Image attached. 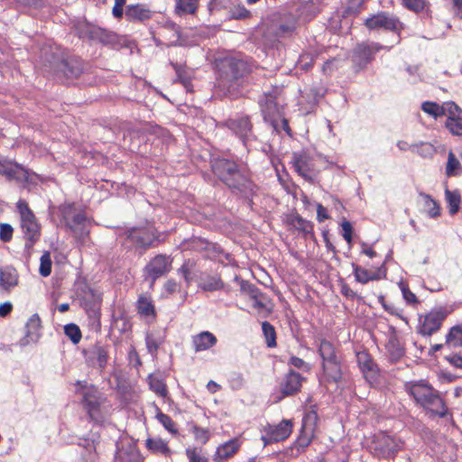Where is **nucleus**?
<instances>
[{"label":"nucleus","instance_id":"nucleus-32","mask_svg":"<svg viewBox=\"0 0 462 462\" xmlns=\"http://www.w3.org/2000/svg\"><path fill=\"white\" fill-rule=\"evenodd\" d=\"M403 5L417 14H422L425 18H431L430 4L426 0H402Z\"/></svg>","mask_w":462,"mask_h":462},{"label":"nucleus","instance_id":"nucleus-8","mask_svg":"<svg viewBox=\"0 0 462 462\" xmlns=\"http://www.w3.org/2000/svg\"><path fill=\"white\" fill-rule=\"evenodd\" d=\"M126 239L135 245L140 254H143L150 248L156 247L162 240L160 233L153 226H135L125 231Z\"/></svg>","mask_w":462,"mask_h":462},{"label":"nucleus","instance_id":"nucleus-25","mask_svg":"<svg viewBox=\"0 0 462 462\" xmlns=\"http://www.w3.org/2000/svg\"><path fill=\"white\" fill-rule=\"evenodd\" d=\"M152 12L143 4L128 5L125 7V15L128 22L143 23L151 19Z\"/></svg>","mask_w":462,"mask_h":462},{"label":"nucleus","instance_id":"nucleus-27","mask_svg":"<svg viewBox=\"0 0 462 462\" xmlns=\"http://www.w3.org/2000/svg\"><path fill=\"white\" fill-rule=\"evenodd\" d=\"M241 441L239 439H232L221 445H219L214 455L215 462H224L225 460L233 457L240 448Z\"/></svg>","mask_w":462,"mask_h":462},{"label":"nucleus","instance_id":"nucleus-57","mask_svg":"<svg viewBox=\"0 0 462 462\" xmlns=\"http://www.w3.org/2000/svg\"><path fill=\"white\" fill-rule=\"evenodd\" d=\"M39 273L42 276L47 277L51 273V259L49 252H45L40 259Z\"/></svg>","mask_w":462,"mask_h":462},{"label":"nucleus","instance_id":"nucleus-7","mask_svg":"<svg viewBox=\"0 0 462 462\" xmlns=\"http://www.w3.org/2000/svg\"><path fill=\"white\" fill-rule=\"evenodd\" d=\"M62 222L77 240L84 242L89 234L88 221L84 212H77L73 205L61 208Z\"/></svg>","mask_w":462,"mask_h":462},{"label":"nucleus","instance_id":"nucleus-56","mask_svg":"<svg viewBox=\"0 0 462 462\" xmlns=\"http://www.w3.org/2000/svg\"><path fill=\"white\" fill-rule=\"evenodd\" d=\"M195 266V263L193 261L188 260L185 261L184 263L179 268L178 273L183 276L184 281L187 285H189L191 282L194 280V277L191 275V271Z\"/></svg>","mask_w":462,"mask_h":462},{"label":"nucleus","instance_id":"nucleus-11","mask_svg":"<svg viewBox=\"0 0 462 462\" xmlns=\"http://www.w3.org/2000/svg\"><path fill=\"white\" fill-rule=\"evenodd\" d=\"M384 47L377 42L360 43L354 50L352 62L356 71L365 69L374 59V55Z\"/></svg>","mask_w":462,"mask_h":462},{"label":"nucleus","instance_id":"nucleus-36","mask_svg":"<svg viewBox=\"0 0 462 462\" xmlns=\"http://www.w3.org/2000/svg\"><path fill=\"white\" fill-rule=\"evenodd\" d=\"M323 371L329 380L338 382L341 379L342 372L339 359L331 363H322Z\"/></svg>","mask_w":462,"mask_h":462},{"label":"nucleus","instance_id":"nucleus-61","mask_svg":"<svg viewBox=\"0 0 462 462\" xmlns=\"http://www.w3.org/2000/svg\"><path fill=\"white\" fill-rule=\"evenodd\" d=\"M168 27L174 32V35L176 36V39L171 42V46H185L186 39L183 38V36H182L180 27L173 22L169 23Z\"/></svg>","mask_w":462,"mask_h":462},{"label":"nucleus","instance_id":"nucleus-3","mask_svg":"<svg viewBox=\"0 0 462 462\" xmlns=\"http://www.w3.org/2000/svg\"><path fill=\"white\" fill-rule=\"evenodd\" d=\"M406 390L417 404L428 410L432 415H437L439 418H444L447 415L448 408L439 391L425 381L411 382L406 384Z\"/></svg>","mask_w":462,"mask_h":462},{"label":"nucleus","instance_id":"nucleus-52","mask_svg":"<svg viewBox=\"0 0 462 462\" xmlns=\"http://www.w3.org/2000/svg\"><path fill=\"white\" fill-rule=\"evenodd\" d=\"M444 116L448 115V120L447 121H452L457 119L459 116V114L461 113V108L455 104L454 102H446L442 105Z\"/></svg>","mask_w":462,"mask_h":462},{"label":"nucleus","instance_id":"nucleus-53","mask_svg":"<svg viewBox=\"0 0 462 462\" xmlns=\"http://www.w3.org/2000/svg\"><path fill=\"white\" fill-rule=\"evenodd\" d=\"M365 0H348L347 5L343 11V16L347 17L351 15H356L360 13Z\"/></svg>","mask_w":462,"mask_h":462},{"label":"nucleus","instance_id":"nucleus-33","mask_svg":"<svg viewBox=\"0 0 462 462\" xmlns=\"http://www.w3.org/2000/svg\"><path fill=\"white\" fill-rule=\"evenodd\" d=\"M289 223L293 226L296 229L300 231L305 238L308 236H313V224L300 217V215L292 216L289 219Z\"/></svg>","mask_w":462,"mask_h":462},{"label":"nucleus","instance_id":"nucleus-40","mask_svg":"<svg viewBox=\"0 0 462 462\" xmlns=\"http://www.w3.org/2000/svg\"><path fill=\"white\" fill-rule=\"evenodd\" d=\"M199 6V0H177L175 11L178 14H193Z\"/></svg>","mask_w":462,"mask_h":462},{"label":"nucleus","instance_id":"nucleus-13","mask_svg":"<svg viewBox=\"0 0 462 462\" xmlns=\"http://www.w3.org/2000/svg\"><path fill=\"white\" fill-rule=\"evenodd\" d=\"M225 125L239 138L245 146L247 145L248 142L256 139L253 133V125L248 116L230 118L226 121Z\"/></svg>","mask_w":462,"mask_h":462},{"label":"nucleus","instance_id":"nucleus-39","mask_svg":"<svg viewBox=\"0 0 462 462\" xmlns=\"http://www.w3.org/2000/svg\"><path fill=\"white\" fill-rule=\"evenodd\" d=\"M138 313L143 317L155 318V309L152 300L144 296H141L137 301Z\"/></svg>","mask_w":462,"mask_h":462},{"label":"nucleus","instance_id":"nucleus-29","mask_svg":"<svg viewBox=\"0 0 462 462\" xmlns=\"http://www.w3.org/2000/svg\"><path fill=\"white\" fill-rule=\"evenodd\" d=\"M217 344V337L208 331L201 332L192 338V346L196 352L208 350Z\"/></svg>","mask_w":462,"mask_h":462},{"label":"nucleus","instance_id":"nucleus-10","mask_svg":"<svg viewBox=\"0 0 462 462\" xmlns=\"http://www.w3.org/2000/svg\"><path fill=\"white\" fill-rule=\"evenodd\" d=\"M109 346L99 342L95 343L89 347L83 349L82 354L88 366L103 371L109 359Z\"/></svg>","mask_w":462,"mask_h":462},{"label":"nucleus","instance_id":"nucleus-41","mask_svg":"<svg viewBox=\"0 0 462 462\" xmlns=\"http://www.w3.org/2000/svg\"><path fill=\"white\" fill-rule=\"evenodd\" d=\"M324 96V90L318 86H311L302 91V97L310 105H316Z\"/></svg>","mask_w":462,"mask_h":462},{"label":"nucleus","instance_id":"nucleus-51","mask_svg":"<svg viewBox=\"0 0 462 462\" xmlns=\"http://www.w3.org/2000/svg\"><path fill=\"white\" fill-rule=\"evenodd\" d=\"M64 333L73 344H78L82 337L79 327L74 323L65 325Z\"/></svg>","mask_w":462,"mask_h":462},{"label":"nucleus","instance_id":"nucleus-6","mask_svg":"<svg viewBox=\"0 0 462 462\" xmlns=\"http://www.w3.org/2000/svg\"><path fill=\"white\" fill-rule=\"evenodd\" d=\"M77 385L80 386L78 393L82 396L81 403L89 419L95 423H101L102 393L95 385H87L86 382L78 381Z\"/></svg>","mask_w":462,"mask_h":462},{"label":"nucleus","instance_id":"nucleus-46","mask_svg":"<svg viewBox=\"0 0 462 462\" xmlns=\"http://www.w3.org/2000/svg\"><path fill=\"white\" fill-rule=\"evenodd\" d=\"M239 284L241 291L248 294L251 299L257 300V298H263V293L254 284L244 280L239 281Z\"/></svg>","mask_w":462,"mask_h":462},{"label":"nucleus","instance_id":"nucleus-19","mask_svg":"<svg viewBox=\"0 0 462 462\" xmlns=\"http://www.w3.org/2000/svg\"><path fill=\"white\" fill-rule=\"evenodd\" d=\"M305 380L306 378L300 374L295 372L293 369H290L280 382L279 386L282 396L279 397V400H282L283 397L292 396L298 393Z\"/></svg>","mask_w":462,"mask_h":462},{"label":"nucleus","instance_id":"nucleus-55","mask_svg":"<svg viewBox=\"0 0 462 462\" xmlns=\"http://www.w3.org/2000/svg\"><path fill=\"white\" fill-rule=\"evenodd\" d=\"M156 418L169 432L174 435L178 433L175 422L169 415L159 411L156 415Z\"/></svg>","mask_w":462,"mask_h":462},{"label":"nucleus","instance_id":"nucleus-9","mask_svg":"<svg viewBox=\"0 0 462 462\" xmlns=\"http://www.w3.org/2000/svg\"><path fill=\"white\" fill-rule=\"evenodd\" d=\"M365 25L369 30L389 31L397 33V42H400V33L403 30V23L399 18L388 12H379L365 20Z\"/></svg>","mask_w":462,"mask_h":462},{"label":"nucleus","instance_id":"nucleus-15","mask_svg":"<svg viewBox=\"0 0 462 462\" xmlns=\"http://www.w3.org/2000/svg\"><path fill=\"white\" fill-rule=\"evenodd\" d=\"M356 361L366 382L372 386H378L381 383L380 370L370 354L365 350L357 352Z\"/></svg>","mask_w":462,"mask_h":462},{"label":"nucleus","instance_id":"nucleus-28","mask_svg":"<svg viewBox=\"0 0 462 462\" xmlns=\"http://www.w3.org/2000/svg\"><path fill=\"white\" fill-rule=\"evenodd\" d=\"M292 424L291 420H283L278 425L269 426L267 438L269 441H282L287 439L291 433Z\"/></svg>","mask_w":462,"mask_h":462},{"label":"nucleus","instance_id":"nucleus-20","mask_svg":"<svg viewBox=\"0 0 462 462\" xmlns=\"http://www.w3.org/2000/svg\"><path fill=\"white\" fill-rule=\"evenodd\" d=\"M261 111L265 123L269 124L272 128L279 130V124L276 116H280L279 107L272 95H264L259 100Z\"/></svg>","mask_w":462,"mask_h":462},{"label":"nucleus","instance_id":"nucleus-21","mask_svg":"<svg viewBox=\"0 0 462 462\" xmlns=\"http://www.w3.org/2000/svg\"><path fill=\"white\" fill-rule=\"evenodd\" d=\"M319 417L314 410L310 411L302 419V426L300 434L297 439V445L304 448L307 447L314 435Z\"/></svg>","mask_w":462,"mask_h":462},{"label":"nucleus","instance_id":"nucleus-42","mask_svg":"<svg viewBox=\"0 0 462 462\" xmlns=\"http://www.w3.org/2000/svg\"><path fill=\"white\" fill-rule=\"evenodd\" d=\"M163 343V337L156 336L154 333H147L145 337V344L148 353L152 356H157L160 346Z\"/></svg>","mask_w":462,"mask_h":462},{"label":"nucleus","instance_id":"nucleus-58","mask_svg":"<svg viewBox=\"0 0 462 462\" xmlns=\"http://www.w3.org/2000/svg\"><path fill=\"white\" fill-rule=\"evenodd\" d=\"M204 252L206 254L205 256L211 260H216L224 254V251L220 245L209 241L208 242L207 248H205Z\"/></svg>","mask_w":462,"mask_h":462},{"label":"nucleus","instance_id":"nucleus-37","mask_svg":"<svg viewBox=\"0 0 462 462\" xmlns=\"http://www.w3.org/2000/svg\"><path fill=\"white\" fill-rule=\"evenodd\" d=\"M146 448L153 453H158L164 456H170L171 454V449L169 448L167 442L160 438L147 439Z\"/></svg>","mask_w":462,"mask_h":462},{"label":"nucleus","instance_id":"nucleus-35","mask_svg":"<svg viewBox=\"0 0 462 462\" xmlns=\"http://www.w3.org/2000/svg\"><path fill=\"white\" fill-rule=\"evenodd\" d=\"M445 199L448 207V212L451 216L457 214L461 203V196L457 189L449 190L446 189Z\"/></svg>","mask_w":462,"mask_h":462},{"label":"nucleus","instance_id":"nucleus-24","mask_svg":"<svg viewBox=\"0 0 462 462\" xmlns=\"http://www.w3.org/2000/svg\"><path fill=\"white\" fill-rule=\"evenodd\" d=\"M198 287L203 291H217L225 289V282L219 274L201 273L198 278Z\"/></svg>","mask_w":462,"mask_h":462},{"label":"nucleus","instance_id":"nucleus-12","mask_svg":"<svg viewBox=\"0 0 462 462\" xmlns=\"http://www.w3.org/2000/svg\"><path fill=\"white\" fill-rule=\"evenodd\" d=\"M171 259L166 254H157L143 268V276L152 285L155 281L166 275L171 268Z\"/></svg>","mask_w":462,"mask_h":462},{"label":"nucleus","instance_id":"nucleus-45","mask_svg":"<svg viewBox=\"0 0 462 462\" xmlns=\"http://www.w3.org/2000/svg\"><path fill=\"white\" fill-rule=\"evenodd\" d=\"M150 389L156 394L165 397L168 393L167 387L163 380L150 374L148 376Z\"/></svg>","mask_w":462,"mask_h":462},{"label":"nucleus","instance_id":"nucleus-60","mask_svg":"<svg viewBox=\"0 0 462 462\" xmlns=\"http://www.w3.org/2000/svg\"><path fill=\"white\" fill-rule=\"evenodd\" d=\"M208 242V240L201 237H193L189 241L185 242V244L187 245V249L204 252L205 248H207Z\"/></svg>","mask_w":462,"mask_h":462},{"label":"nucleus","instance_id":"nucleus-50","mask_svg":"<svg viewBox=\"0 0 462 462\" xmlns=\"http://www.w3.org/2000/svg\"><path fill=\"white\" fill-rule=\"evenodd\" d=\"M461 169V164L459 161L457 159L455 154L452 152H449L448 156V162L446 166V174L448 177L451 176H457L459 173L457 172L458 170Z\"/></svg>","mask_w":462,"mask_h":462},{"label":"nucleus","instance_id":"nucleus-4","mask_svg":"<svg viewBox=\"0 0 462 462\" xmlns=\"http://www.w3.org/2000/svg\"><path fill=\"white\" fill-rule=\"evenodd\" d=\"M16 208L20 215L21 228L25 239L24 250L30 254L35 243L40 240L41 226L24 199L18 200Z\"/></svg>","mask_w":462,"mask_h":462},{"label":"nucleus","instance_id":"nucleus-23","mask_svg":"<svg viewBox=\"0 0 462 462\" xmlns=\"http://www.w3.org/2000/svg\"><path fill=\"white\" fill-rule=\"evenodd\" d=\"M86 34L90 40L98 42L106 46L114 48L119 43L118 36L116 33L100 27L90 26L86 31Z\"/></svg>","mask_w":462,"mask_h":462},{"label":"nucleus","instance_id":"nucleus-22","mask_svg":"<svg viewBox=\"0 0 462 462\" xmlns=\"http://www.w3.org/2000/svg\"><path fill=\"white\" fill-rule=\"evenodd\" d=\"M0 174L8 180L23 181L28 180V171L21 164L9 160L0 159Z\"/></svg>","mask_w":462,"mask_h":462},{"label":"nucleus","instance_id":"nucleus-17","mask_svg":"<svg viewBox=\"0 0 462 462\" xmlns=\"http://www.w3.org/2000/svg\"><path fill=\"white\" fill-rule=\"evenodd\" d=\"M402 442L384 432L374 435L373 448L376 454L383 457H390L401 449Z\"/></svg>","mask_w":462,"mask_h":462},{"label":"nucleus","instance_id":"nucleus-5","mask_svg":"<svg viewBox=\"0 0 462 462\" xmlns=\"http://www.w3.org/2000/svg\"><path fill=\"white\" fill-rule=\"evenodd\" d=\"M46 61L49 62L50 69L60 79H76L86 69L84 61L77 57L64 59L52 53L51 59L46 58Z\"/></svg>","mask_w":462,"mask_h":462},{"label":"nucleus","instance_id":"nucleus-26","mask_svg":"<svg viewBox=\"0 0 462 462\" xmlns=\"http://www.w3.org/2000/svg\"><path fill=\"white\" fill-rule=\"evenodd\" d=\"M25 336L21 339L20 345L24 346L31 343H36L40 337L41 319L38 314H33L28 319Z\"/></svg>","mask_w":462,"mask_h":462},{"label":"nucleus","instance_id":"nucleus-48","mask_svg":"<svg viewBox=\"0 0 462 462\" xmlns=\"http://www.w3.org/2000/svg\"><path fill=\"white\" fill-rule=\"evenodd\" d=\"M421 109L426 114L433 116L434 118L444 116L442 106H439L436 102L425 101L421 105Z\"/></svg>","mask_w":462,"mask_h":462},{"label":"nucleus","instance_id":"nucleus-1","mask_svg":"<svg viewBox=\"0 0 462 462\" xmlns=\"http://www.w3.org/2000/svg\"><path fill=\"white\" fill-rule=\"evenodd\" d=\"M214 175L225 184L233 194L242 197L248 207L253 208V198L258 187L250 178L248 170L242 163L223 156L214 157L210 161Z\"/></svg>","mask_w":462,"mask_h":462},{"label":"nucleus","instance_id":"nucleus-64","mask_svg":"<svg viewBox=\"0 0 462 462\" xmlns=\"http://www.w3.org/2000/svg\"><path fill=\"white\" fill-rule=\"evenodd\" d=\"M314 57L310 53H303L300 56L299 66L301 69L308 71L313 67Z\"/></svg>","mask_w":462,"mask_h":462},{"label":"nucleus","instance_id":"nucleus-63","mask_svg":"<svg viewBox=\"0 0 462 462\" xmlns=\"http://www.w3.org/2000/svg\"><path fill=\"white\" fill-rule=\"evenodd\" d=\"M192 433L194 434L195 439L200 441L202 444H205L209 439L208 430L203 428H200L197 425L192 427Z\"/></svg>","mask_w":462,"mask_h":462},{"label":"nucleus","instance_id":"nucleus-49","mask_svg":"<svg viewBox=\"0 0 462 462\" xmlns=\"http://www.w3.org/2000/svg\"><path fill=\"white\" fill-rule=\"evenodd\" d=\"M171 64L176 72L177 80L183 86L188 87V85L190 83L191 77L186 67L174 62H171Z\"/></svg>","mask_w":462,"mask_h":462},{"label":"nucleus","instance_id":"nucleus-62","mask_svg":"<svg viewBox=\"0 0 462 462\" xmlns=\"http://www.w3.org/2000/svg\"><path fill=\"white\" fill-rule=\"evenodd\" d=\"M446 127L454 135L462 136V118L457 117L452 121L446 122Z\"/></svg>","mask_w":462,"mask_h":462},{"label":"nucleus","instance_id":"nucleus-34","mask_svg":"<svg viewBox=\"0 0 462 462\" xmlns=\"http://www.w3.org/2000/svg\"><path fill=\"white\" fill-rule=\"evenodd\" d=\"M319 354L322 358V363H331V361L339 359L334 345L326 339L320 341Z\"/></svg>","mask_w":462,"mask_h":462},{"label":"nucleus","instance_id":"nucleus-44","mask_svg":"<svg viewBox=\"0 0 462 462\" xmlns=\"http://www.w3.org/2000/svg\"><path fill=\"white\" fill-rule=\"evenodd\" d=\"M262 330L268 347L276 346V332L274 327L268 321L262 322Z\"/></svg>","mask_w":462,"mask_h":462},{"label":"nucleus","instance_id":"nucleus-14","mask_svg":"<svg viewBox=\"0 0 462 462\" xmlns=\"http://www.w3.org/2000/svg\"><path fill=\"white\" fill-rule=\"evenodd\" d=\"M291 163L300 176L311 184L315 183L317 179L315 164L312 158L307 152H293Z\"/></svg>","mask_w":462,"mask_h":462},{"label":"nucleus","instance_id":"nucleus-31","mask_svg":"<svg viewBox=\"0 0 462 462\" xmlns=\"http://www.w3.org/2000/svg\"><path fill=\"white\" fill-rule=\"evenodd\" d=\"M18 273L14 268L6 267L0 271V287L9 291L18 284Z\"/></svg>","mask_w":462,"mask_h":462},{"label":"nucleus","instance_id":"nucleus-43","mask_svg":"<svg viewBox=\"0 0 462 462\" xmlns=\"http://www.w3.org/2000/svg\"><path fill=\"white\" fill-rule=\"evenodd\" d=\"M446 345L451 347H459L462 346V328L454 326L446 336Z\"/></svg>","mask_w":462,"mask_h":462},{"label":"nucleus","instance_id":"nucleus-38","mask_svg":"<svg viewBox=\"0 0 462 462\" xmlns=\"http://www.w3.org/2000/svg\"><path fill=\"white\" fill-rule=\"evenodd\" d=\"M420 196L424 199V209L428 213V215L432 217H438L440 215V207L439 204L432 199V197L429 194L420 192Z\"/></svg>","mask_w":462,"mask_h":462},{"label":"nucleus","instance_id":"nucleus-54","mask_svg":"<svg viewBox=\"0 0 462 462\" xmlns=\"http://www.w3.org/2000/svg\"><path fill=\"white\" fill-rule=\"evenodd\" d=\"M186 456L189 462H208V457L202 452L201 448H186Z\"/></svg>","mask_w":462,"mask_h":462},{"label":"nucleus","instance_id":"nucleus-30","mask_svg":"<svg viewBox=\"0 0 462 462\" xmlns=\"http://www.w3.org/2000/svg\"><path fill=\"white\" fill-rule=\"evenodd\" d=\"M319 5L313 0H304L296 6V12L299 18L303 21H309L319 13Z\"/></svg>","mask_w":462,"mask_h":462},{"label":"nucleus","instance_id":"nucleus-59","mask_svg":"<svg viewBox=\"0 0 462 462\" xmlns=\"http://www.w3.org/2000/svg\"><path fill=\"white\" fill-rule=\"evenodd\" d=\"M352 267L356 281L363 284L367 283L370 272L355 263H352Z\"/></svg>","mask_w":462,"mask_h":462},{"label":"nucleus","instance_id":"nucleus-2","mask_svg":"<svg viewBox=\"0 0 462 462\" xmlns=\"http://www.w3.org/2000/svg\"><path fill=\"white\" fill-rule=\"evenodd\" d=\"M218 86L229 94H236L245 79L253 72V64L243 59L226 57L217 62Z\"/></svg>","mask_w":462,"mask_h":462},{"label":"nucleus","instance_id":"nucleus-16","mask_svg":"<svg viewBox=\"0 0 462 462\" xmlns=\"http://www.w3.org/2000/svg\"><path fill=\"white\" fill-rule=\"evenodd\" d=\"M297 28V18L291 13L280 14L273 21L269 31L276 38H285L291 36Z\"/></svg>","mask_w":462,"mask_h":462},{"label":"nucleus","instance_id":"nucleus-47","mask_svg":"<svg viewBox=\"0 0 462 462\" xmlns=\"http://www.w3.org/2000/svg\"><path fill=\"white\" fill-rule=\"evenodd\" d=\"M392 362H397L403 355L404 350L397 340H390L386 346Z\"/></svg>","mask_w":462,"mask_h":462},{"label":"nucleus","instance_id":"nucleus-18","mask_svg":"<svg viewBox=\"0 0 462 462\" xmlns=\"http://www.w3.org/2000/svg\"><path fill=\"white\" fill-rule=\"evenodd\" d=\"M447 315V311L443 309L430 311L420 321L418 328L419 333L422 336H431L436 333L440 328Z\"/></svg>","mask_w":462,"mask_h":462}]
</instances>
